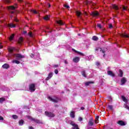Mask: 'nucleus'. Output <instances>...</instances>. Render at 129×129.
<instances>
[{"label": "nucleus", "mask_w": 129, "mask_h": 129, "mask_svg": "<svg viewBox=\"0 0 129 129\" xmlns=\"http://www.w3.org/2000/svg\"><path fill=\"white\" fill-rule=\"evenodd\" d=\"M45 114L46 116H48V117H54L55 116V114L48 111H45Z\"/></svg>", "instance_id": "f257e3e1"}, {"label": "nucleus", "mask_w": 129, "mask_h": 129, "mask_svg": "<svg viewBox=\"0 0 129 129\" xmlns=\"http://www.w3.org/2000/svg\"><path fill=\"white\" fill-rule=\"evenodd\" d=\"M29 90H30V91H31V92L35 91V90H36V88L35 87V84H32L30 85H29Z\"/></svg>", "instance_id": "f03ea898"}, {"label": "nucleus", "mask_w": 129, "mask_h": 129, "mask_svg": "<svg viewBox=\"0 0 129 129\" xmlns=\"http://www.w3.org/2000/svg\"><path fill=\"white\" fill-rule=\"evenodd\" d=\"M70 124H71V125L74 126V127H73L72 129H79V127H78V125L74 123V122L71 121L70 123Z\"/></svg>", "instance_id": "7ed1b4c3"}, {"label": "nucleus", "mask_w": 129, "mask_h": 129, "mask_svg": "<svg viewBox=\"0 0 129 129\" xmlns=\"http://www.w3.org/2000/svg\"><path fill=\"white\" fill-rule=\"evenodd\" d=\"M48 99H49V100H50V101H52V102H55V103L58 102V98L53 99L52 98V97L48 96Z\"/></svg>", "instance_id": "20e7f679"}, {"label": "nucleus", "mask_w": 129, "mask_h": 129, "mask_svg": "<svg viewBox=\"0 0 129 129\" xmlns=\"http://www.w3.org/2000/svg\"><path fill=\"white\" fill-rule=\"evenodd\" d=\"M117 123H118V124H119V125H121L122 126H123V125H125V124H126V123H125L124 121H122V120H119L117 122Z\"/></svg>", "instance_id": "39448f33"}, {"label": "nucleus", "mask_w": 129, "mask_h": 129, "mask_svg": "<svg viewBox=\"0 0 129 129\" xmlns=\"http://www.w3.org/2000/svg\"><path fill=\"white\" fill-rule=\"evenodd\" d=\"M80 60V58L79 57H76L73 58V61L75 63H78Z\"/></svg>", "instance_id": "423d86ee"}, {"label": "nucleus", "mask_w": 129, "mask_h": 129, "mask_svg": "<svg viewBox=\"0 0 129 129\" xmlns=\"http://www.w3.org/2000/svg\"><path fill=\"white\" fill-rule=\"evenodd\" d=\"M16 58H17V59H22V58H25V56L22 55L20 54H15Z\"/></svg>", "instance_id": "0eeeda50"}, {"label": "nucleus", "mask_w": 129, "mask_h": 129, "mask_svg": "<svg viewBox=\"0 0 129 129\" xmlns=\"http://www.w3.org/2000/svg\"><path fill=\"white\" fill-rule=\"evenodd\" d=\"M91 16H92L93 17H97L98 16V12H93L90 13Z\"/></svg>", "instance_id": "6e6552de"}, {"label": "nucleus", "mask_w": 129, "mask_h": 129, "mask_svg": "<svg viewBox=\"0 0 129 129\" xmlns=\"http://www.w3.org/2000/svg\"><path fill=\"white\" fill-rule=\"evenodd\" d=\"M126 82V79H125V78L123 77L121 79V85H123V84H124V83H125Z\"/></svg>", "instance_id": "1a4fd4ad"}, {"label": "nucleus", "mask_w": 129, "mask_h": 129, "mask_svg": "<svg viewBox=\"0 0 129 129\" xmlns=\"http://www.w3.org/2000/svg\"><path fill=\"white\" fill-rule=\"evenodd\" d=\"M73 51H74V52H75V53H78L79 55H80L81 56H84V54L82 52H80L74 49H73Z\"/></svg>", "instance_id": "9d476101"}, {"label": "nucleus", "mask_w": 129, "mask_h": 129, "mask_svg": "<svg viewBox=\"0 0 129 129\" xmlns=\"http://www.w3.org/2000/svg\"><path fill=\"white\" fill-rule=\"evenodd\" d=\"M31 119L33 121H34L35 122H36V123H41V121H40L39 120L35 119L34 118H31Z\"/></svg>", "instance_id": "9b49d317"}, {"label": "nucleus", "mask_w": 129, "mask_h": 129, "mask_svg": "<svg viewBox=\"0 0 129 129\" xmlns=\"http://www.w3.org/2000/svg\"><path fill=\"white\" fill-rule=\"evenodd\" d=\"M3 68L4 69H8L10 68V66L8 63H5L2 66Z\"/></svg>", "instance_id": "f8f14e48"}, {"label": "nucleus", "mask_w": 129, "mask_h": 129, "mask_svg": "<svg viewBox=\"0 0 129 129\" xmlns=\"http://www.w3.org/2000/svg\"><path fill=\"white\" fill-rule=\"evenodd\" d=\"M108 75H110V76H112V77H114V74L113 73L110 71H108L107 72Z\"/></svg>", "instance_id": "ddd939ff"}, {"label": "nucleus", "mask_w": 129, "mask_h": 129, "mask_svg": "<svg viewBox=\"0 0 129 129\" xmlns=\"http://www.w3.org/2000/svg\"><path fill=\"white\" fill-rule=\"evenodd\" d=\"M120 36L123 37V38H129V35L126 34V33L121 34Z\"/></svg>", "instance_id": "4468645a"}, {"label": "nucleus", "mask_w": 129, "mask_h": 129, "mask_svg": "<svg viewBox=\"0 0 129 129\" xmlns=\"http://www.w3.org/2000/svg\"><path fill=\"white\" fill-rule=\"evenodd\" d=\"M93 119H91L89 122H88V125H90V126H92V125H93Z\"/></svg>", "instance_id": "2eb2a0df"}, {"label": "nucleus", "mask_w": 129, "mask_h": 129, "mask_svg": "<svg viewBox=\"0 0 129 129\" xmlns=\"http://www.w3.org/2000/svg\"><path fill=\"white\" fill-rule=\"evenodd\" d=\"M53 76V73H50L49 74L48 77L46 78V80H49L50 78H52Z\"/></svg>", "instance_id": "dca6fc26"}, {"label": "nucleus", "mask_w": 129, "mask_h": 129, "mask_svg": "<svg viewBox=\"0 0 129 129\" xmlns=\"http://www.w3.org/2000/svg\"><path fill=\"white\" fill-rule=\"evenodd\" d=\"M70 116L72 117V118H74V117H75V112L72 111L70 113Z\"/></svg>", "instance_id": "f3484780"}, {"label": "nucleus", "mask_w": 129, "mask_h": 129, "mask_svg": "<svg viewBox=\"0 0 129 129\" xmlns=\"http://www.w3.org/2000/svg\"><path fill=\"white\" fill-rule=\"evenodd\" d=\"M118 75L120 77H122V76L123 75V72H122V71H121V70H119Z\"/></svg>", "instance_id": "a211bd4d"}, {"label": "nucleus", "mask_w": 129, "mask_h": 129, "mask_svg": "<svg viewBox=\"0 0 129 129\" xmlns=\"http://www.w3.org/2000/svg\"><path fill=\"white\" fill-rule=\"evenodd\" d=\"M8 27H10V28H16V25L13 23H10L8 25Z\"/></svg>", "instance_id": "6ab92c4d"}, {"label": "nucleus", "mask_w": 129, "mask_h": 129, "mask_svg": "<svg viewBox=\"0 0 129 129\" xmlns=\"http://www.w3.org/2000/svg\"><path fill=\"white\" fill-rule=\"evenodd\" d=\"M56 23L57 24H58V25H60V26H62V25H64V23H63L61 20L57 21Z\"/></svg>", "instance_id": "aec40b11"}, {"label": "nucleus", "mask_w": 129, "mask_h": 129, "mask_svg": "<svg viewBox=\"0 0 129 129\" xmlns=\"http://www.w3.org/2000/svg\"><path fill=\"white\" fill-rule=\"evenodd\" d=\"M94 83V82H87L85 83L86 86H88V85H89L90 84H92Z\"/></svg>", "instance_id": "412c9836"}, {"label": "nucleus", "mask_w": 129, "mask_h": 129, "mask_svg": "<svg viewBox=\"0 0 129 129\" xmlns=\"http://www.w3.org/2000/svg\"><path fill=\"white\" fill-rule=\"evenodd\" d=\"M121 98H122L123 101H124V102H127V100L126 99V98H125V96H121Z\"/></svg>", "instance_id": "4be33fe9"}, {"label": "nucleus", "mask_w": 129, "mask_h": 129, "mask_svg": "<svg viewBox=\"0 0 129 129\" xmlns=\"http://www.w3.org/2000/svg\"><path fill=\"white\" fill-rule=\"evenodd\" d=\"M92 40H93V41H98V37H97L96 36H94L92 37Z\"/></svg>", "instance_id": "5701e85b"}, {"label": "nucleus", "mask_w": 129, "mask_h": 129, "mask_svg": "<svg viewBox=\"0 0 129 129\" xmlns=\"http://www.w3.org/2000/svg\"><path fill=\"white\" fill-rule=\"evenodd\" d=\"M23 37H20L18 40L19 44H22L23 43Z\"/></svg>", "instance_id": "b1692460"}, {"label": "nucleus", "mask_w": 129, "mask_h": 129, "mask_svg": "<svg viewBox=\"0 0 129 129\" xmlns=\"http://www.w3.org/2000/svg\"><path fill=\"white\" fill-rule=\"evenodd\" d=\"M50 18V16L46 15L45 17H44V19L45 20V21H48Z\"/></svg>", "instance_id": "393cba45"}, {"label": "nucleus", "mask_w": 129, "mask_h": 129, "mask_svg": "<svg viewBox=\"0 0 129 129\" xmlns=\"http://www.w3.org/2000/svg\"><path fill=\"white\" fill-rule=\"evenodd\" d=\"M12 63H16V64H20V61L17 60H13Z\"/></svg>", "instance_id": "a878e982"}, {"label": "nucleus", "mask_w": 129, "mask_h": 129, "mask_svg": "<svg viewBox=\"0 0 129 129\" xmlns=\"http://www.w3.org/2000/svg\"><path fill=\"white\" fill-rule=\"evenodd\" d=\"M9 52H12L15 50V48L14 47H9L8 49Z\"/></svg>", "instance_id": "bb28decb"}, {"label": "nucleus", "mask_w": 129, "mask_h": 129, "mask_svg": "<svg viewBox=\"0 0 129 129\" xmlns=\"http://www.w3.org/2000/svg\"><path fill=\"white\" fill-rule=\"evenodd\" d=\"M6 100V99L5 98H0V103H3L4 101Z\"/></svg>", "instance_id": "cd10ccee"}, {"label": "nucleus", "mask_w": 129, "mask_h": 129, "mask_svg": "<svg viewBox=\"0 0 129 129\" xmlns=\"http://www.w3.org/2000/svg\"><path fill=\"white\" fill-rule=\"evenodd\" d=\"M19 125H23L24 124V121L23 120H19Z\"/></svg>", "instance_id": "c85d7f7f"}, {"label": "nucleus", "mask_w": 129, "mask_h": 129, "mask_svg": "<svg viewBox=\"0 0 129 129\" xmlns=\"http://www.w3.org/2000/svg\"><path fill=\"white\" fill-rule=\"evenodd\" d=\"M112 8L113 9H114V10H118V7L115 5H112Z\"/></svg>", "instance_id": "c756f323"}, {"label": "nucleus", "mask_w": 129, "mask_h": 129, "mask_svg": "<svg viewBox=\"0 0 129 129\" xmlns=\"http://www.w3.org/2000/svg\"><path fill=\"white\" fill-rule=\"evenodd\" d=\"M76 15L78 17H80V16H81V12H79V11H77L76 12Z\"/></svg>", "instance_id": "7c9ffc66"}, {"label": "nucleus", "mask_w": 129, "mask_h": 129, "mask_svg": "<svg viewBox=\"0 0 129 129\" xmlns=\"http://www.w3.org/2000/svg\"><path fill=\"white\" fill-rule=\"evenodd\" d=\"M14 37H15V34H12L10 37L9 38V40L10 41H12V40H13V39H14Z\"/></svg>", "instance_id": "2f4dec72"}, {"label": "nucleus", "mask_w": 129, "mask_h": 129, "mask_svg": "<svg viewBox=\"0 0 129 129\" xmlns=\"http://www.w3.org/2000/svg\"><path fill=\"white\" fill-rule=\"evenodd\" d=\"M28 35L29 36V37H31V38H33V37H34V34H33V33H32V32H30L28 33Z\"/></svg>", "instance_id": "473e14b6"}, {"label": "nucleus", "mask_w": 129, "mask_h": 129, "mask_svg": "<svg viewBox=\"0 0 129 129\" xmlns=\"http://www.w3.org/2000/svg\"><path fill=\"white\" fill-rule=\"evenodd\" d=\"M82 75H83L84 77H86V73H85V71L82 72Z\"/></svg>", "instance_id": "72a5a7b5"}, {"label": "nucleus", "mask_w": 129, "mask_h": 129, "mask_svg": "<svg viewBox=\"0 0 129 129\" xmlns=\"http://www.w3.org/2000/svg\"><path fill=\"white\" fill-rule=\"evenodd\" d=\"M9 10H15L16 9V7L14 6H10L8 8Z\"/></svg>", "instance_id": "f704fd0d"}, {"label": "nucleus", "mask_w": 129, "mask_h": 129, "mask_svg": "<svg viewBox=\"0 0 129 129\" xmlns=\"http://www.w3.org/2000/svg\"><path fill=\"white\" fill-rule=\"evenodd\" d=\"M12 117H13V118H14V119H18V116H17V115H12Z\"/></svg>", "instance_id": "c9c22d12"}, {"label": "nucleus", "mask_w": 129, "mask_h": 129, "mask_svg": "<svg viewBox=\"0 0 129 129\" xmlns=\"http://www.w3.org/2000/svg\"><path fill=\"white\" fill-rule=\"evenodd\" d=\"M64 8H66V9H70V7L67 5H64Z\"/></svg>", "instance_id": "e433bc0d"}, {"label": "nucleus", "mask_w": 129, "mask_h": 129, "mask_svg": "<svg viewBox=\"0 0 129 129\" xmlns=\"http://www.w3.org/2000/svg\"><path fill=\"white\" fill-rule=\"evenodd\" d=\"M97 27L98 28H99V29H101L102 28V27L101 26V24H97Z\"/></svg>", "instance_id": "4c0bfd02"}, {"label": "nucleus", "mask_w": 129, "mask_h": 129, "mask_svg": "<svg viewBox=\"0 0 129 129\" xmlns=\"http://www.w3.org/2000/svg\"><path fill=\"white\" fill-rule=\"evenodd\" d=\"M123 11H127V8L124 6L122 7Z\"/></svg>", "instance_id": "58836bf2"}, {"label": "nucleus", "mask_w": 129, "mask_h": 129, "mask_svg": "<svg viewBox=\"0 0 129 129\" xmlns=\"http://www.w3.org/2000/svg\"><path fill=\"white\" fill-rule=\"evenodd\" d=\"M32 12L34 14H38V12L36 10H32Z\"/></svg>", "instance_id": "ea45409f"}, {"label": "nucleus", "mask_w": 129, "mask_h": 129, "mask_svg": "<svg viewBox=\"0 0 129 129\" xmlns=\"http://www.w3.org/2000/svg\"><path fill=\"white\" fill-rule=\"evenodd\" d=\"M98 50H100V51H101V48H100L99 47L96 48L95 51H98Z\"/></svg>", "instance_id": "a19ab883"}, {"label": "nucleus", "mask_w": 129, "mask_h": 129, "mask_svg": "<svg viewBox=\"0 0 129 129\" xmlns=\"http://www.w3.org/2000/svg\"><path fill=\"white\" fill-rule=\"evenodd\" d=\"M96 65L97 66H99L100 65V63L99 62L97 61L96 62Z\"/></svg>", "instance_id": "79ce46f5"}, {"label": "nucleus", "mask_w": 129, "mask_h": 129, "mask_svg": "<svg viewBox=\"0 0 129 129\" xmlns=\"http://www.w3.org/2000/svg\"><path fill=\"white\" fill-rule=\"evenodd\" d=\"M108 108H109V109H112V105H109L108 106Z\"/></svg>", "instance_id": "37998d69"}, {"label": "nucleus", "mask_w": 129, "mask_h": 129, "mask_svg": "<svg viewBox=\"0 0 129 129\" xmlns=\"http://www.w3.org/2000/svg\"><path fill=\"white\" fill-rule=\"evenodd\" d=\"M109 28L110 29H111V28H112V24H109Z\"/></svg>", "instance_id": "c03bdc74"}, {"label": "nucleus", "mask_w": 129, "mask_h": 129, "mask_svg": "<svg viewBox=\"0 0 129 129\" xmlns=\"http://www.w3.org/2000/svg\"><path fill=\"white\" fill-rule=\"evenodd\" d=\"M82 117H80L79 118V120L80 121H82Z\"/></svg>", "instance_id": "a18cd8bd"}, {"label": "nucleus", "mask_w": 129, "mask_h": 129, "mask_svg": "<svg viewBox=\"0 0 129 129\" xmlns=\"http://www.w3.org/2000/svg\"><path fill=\"white\" fill-rule=\"evenodd\" d=\"M58 73V70H55V71H54V73H55L56 74H57Z\"/></svg>", "instance_id": "49530a36"}, {"label": "nucleus", "mask_w": 129, "mask_h": 129, "mask_svg": "<svg viewBox=\"0 0 129 129\" xmlns=\"http://www.w3.org/2000/svg\"><path fill=\"white\" fill-rule=\"evenodd\" d=\"M0 120H4V117H3L2 116H0Z\"/></svg>", "instance_id": "de8ad7c7"}, {"label": "nucleus", "mask_w": 129, "mask_h": 129, "mask_svg": "<svg viewBox=\"0 0 129 129\" xmlns=\"http://www.w3.org/2000/svg\"><path fill=\"white\" fill-rule=\"evenodd\" d=\"M95 123H98V120L95 119Z\"/></svg>", "instance_id": "09e8293b"}, {"label": "nucleus", "mask_w": 129, "mask_h": 129, "mask_svg": "<svg viewBox=\"0 0 129 129\" xmlns=\"http://www.w3.org/2000/svg\"><path fill=\"white\" fill-rule=\"evenodd\" d=\"M99 118V116H97L96 117V119L98 120V119Z\"/></svg>", "instance_id": "8fccbe9b"}, {"label": "nucleus", "mask_w": 129, "mask_h": 129, "mask_svg": "<svg viewBox=\"0 0 129 129\" xmlns=\"http://www.w3.org/2000/svg\"><path fill=\"white\" fill-rule=\"evenodd\" d=\"M54 67H55V68H57V67H58V64H56V65H54L53 66Z\"/></svg>", "instance_id": "3c124183"}, {"label": "nucleus", "mask_w": 129, "mask_h": 129, "mask_svg": "<svg viewBox=\"0 0 129 129\" xmlns=\"http://www.w3.org/2000/svg\"><path fill=\"white\" fill-rule=\"evenodd\" d=\"M81 109L82 110H84L85 108H84V107H82L81 108Z\"/></svg>", "instance_id": "603ef678"}, {"label": "nucleus", "mask_w": 129, "mask_h": 129, "mask_svg": "<svg viewBox=\"0 0 129 129\" xmlns=\"http://www.w3.org/2000/svg\"><path fill=\"white\" fill-rule=\"evenodd\" d=\"M65 64H68V61L67 60H64Z\"/></svg>", "instance_id": "864d4df0"}, {"label": "nucleus", "mask_w": 129, "mask_h": 129, "mask_svg": "<svg viewBox=\"0 0 129 129\" xmlns=\"http://www.w3.org/2000/svg\"><path fill=\"white\" fill-rule=\"evenodd\" d=\"M30 56H31V57L32 58H33V57H34V54H31V55Z\"/></svg>", "instance_id": "5fc2aeb1"}, {"label": "nucleus", "mask_w": 129, "mask_h": 129, "mask_svg": "<svg viewBox=\"0 0 129 129\" xmlns=\"http://www.w3.org/2000/svg\"><path fill=\"white\" fill-rule=\"evenodd\" d=\"M29 129H34V127H33L32 126H30Z\"/></svg>", "instance_id": "6e6d98bb"}, {"label": "nucleus", "mask_w": 129, "mask_h": 129, "mask_svg": "<svg viewBox=\"0 0 129 129\" xmlns=\"http://www.w3.org/2000/svg\"><path fill=\"white\" fill-rule=\"evenodd\" d=\"M2 48H3V45H1V43H0V49H2Z\"/></svg>", "instance_id": "4d7b16f0"}, {"label": "nucleus", "mask_w": 129, "mask_h": 129, "mask_svg": "<svg viewBox=\"0 0 129 129\" xmlns=\"http://www.w3.org/2000/svg\"><path fill=\"white\" fill-rule=\"evenodd\" d=\"M26 33H27V31H24L23 32V34H26Z\"/></svg>", "instance_id": "13d9d810"}, {"label": "nucleus", "mask_w": 129, "mask_h": 129, "mask_svg": "<svg viewBox=\"0 0 129 129\" xmlns=\"http://www.w3.org/2000/svg\"><path fill=\"white\" fill-rule=\"evenodd\" d=\"M51 7V5L50 4H48V8H50Z\"/></svg>", "instance_id": "bf43d9fd"}, {"label": "nucleus", "mask_w": 129, "mask_h": 129, "mask_svg": "<svg viewBox=\"0 0 129 129\" xmlns=\"http://www.w3.org/2000/svg\"><path fill=\"white\" fill-rule=\"evenodd\" d=\"M15 22H19V21H18L17 19H15Z\"/></svg>", "instance_id": "052dcab7"}, {"label": "nucleus", "mask_w": 129, "mask_h": 129, "mask_svg": "<svg viewBox=\"0 0 129 129\" xmlns=\"http://www.w3.org/2000/svg\"><path fill=\"white\" fill-rule=\"evenodd\" d=\"M102 53H104L105 51L104 50H102Z\"/></svg>", "instance_id": "680f3d73"}, {"label": "nucleus", "mask_w": 129, "mask_h": 129, "mask_svg": "<svg viewBox=\"0 0 129 129\" xmlns=\"http://www.w3.org/2000/svg\"><path fill=\"white\" fill-rule=\"evenodd\" d=\"M18 2H20L21 3V2H22V0H18Z\"/></svg>", "instance_id": "e2e57ef3"}, {"label": "nucleus", "mask_w": 129, "mask_h": 129, "mask_svg": "<svg viewBox=\"0 0 129 129\" xmlns=\"http://www.w3.org/2000/svg\"><path fill=\"white\" fill-rule=\"evenodd\" d=\"M85 15H87V13H86V12L84 13Z\"/></svg>", "instance_id": "0e129e2a"}, {"label": "nucleus", "mask_w": 129, "mask_h": 129, "mask_svg": "<svg viewBox=\"0 0 129 129\" xmlns=\"http://www.w3.org/2000/svg\"><path fill=\"white\" fill-rule=\"evenodd\" d=\"M89 4V2H87V5Z\"/></svg>", "instance_id": "69168bd1"}, {"label": "nucleus", "mask_w": 129, "mask_h": 129, "mask_svg": "<svg viewBox=\"0 0 129 129\" xmlns=\"http://www.w3.org/2000/svg\"><path fill=\"white\" fill-rule=\"evenodd\" d=\"M27 117H28V118H30V116H27Z\"/></svg>", "instance_id": "338daca9"}, {"label": "nucleus", "mask_w": 129, "mask_h": 129, "mask_svg": "<svg viewBox=\"0 0 129 129\" xmlns=\"http://www.w3.org/2000/svg\"><path fill=\"white\" fill-rule=\"evenodd\" d=\"M8 3H10V1H8Z\"/></svg>", "instance_id": "774afa93"}]
</instances>
